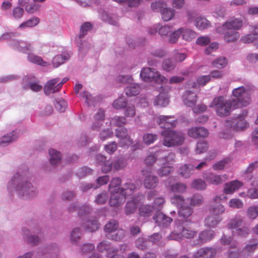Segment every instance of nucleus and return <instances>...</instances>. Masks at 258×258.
<instances>
[{
  "mask_svg": "<svg viewBox=\"0 0 258 258\" xmlns=\"http://www.w3.org/2000/svg\"><path fill=\"white\" fill-rule=\"evenodd\" d=\"M246 115L234 114L232 117H228L225 121V126L227 128H232L236 132L245 130L248 126V123L244 119Z\"/></svg>",
  "mask_w": 258,
  "mask_h": 258,
  "instance_id": "obj_7",
  "label": "nucleus"
},
{
  "mask_svg": "<svg viewBox=\"0 0 258 258\" xmlns=\"http://www.w3.org/2000/svg\"><path fill=\"white\" fill-rule=\"evenodd\" d=\"M187 134L189 137L195 139L199 137L205 138L208 136L209 131L204 127H194L188 131Z\"/></svg>",
  "mask_w": 258,
  "mask_h": 258,
  "instance_id": "obj_18",
  "label": "nucleus"
},
{
  "mask_svg": "<svg viewBox=\"0 0 258 258\" xmlns=\"http://www.w3.org/2000/svg\"><path fill=\"white\" fill-rule=\"evenodd\" d=\"M171 118V116H161L158 119V124L161 127H169V126H172L174 124V120H170Z\"/></svg>",
  "mask_w": 258,
  "mask_h": 258,
  "instance_id": "obj_38",
  "label": "nucleus"
},
{
  "mask_svg": "<svg viewBox=\"0 0 258 258\" xmlns=\"http://www.w3.org/2000/svg\"><path fill=\"white\" fill-rule=\"evenodd\" d=\"M59 79L54 78L48 81L44 87V92L46 95L54 93L60 89L56 88V85L59 82Z\"/></svg>",
  "mask_w": 258,
  "mask_h": 258,
  "instance_id": "obj_20",
  "label": "nucleus"
},
{
  "mask_svg": "<svg viewBox=\"0 0 258 258\" xmlns=\"http://www.w3.org/2000/svg\"><path fill=\"white\" fill-rule=\"evenodd\" d=\"M242 186V183L240 181L234 180L226 183L224 190L226 194H231Z\"/></svg>",
  "mask_w": 258,
  "mask_h": 258,
  "instance_id": "obj_26",
  "label": "nucleus"
},
{
  "mask_svg": "<svg viewBox=\"0 0 258 258\" xmlns=\"http://www.w3.org/2000/svg\"><path fill=\"white\" fill-rule=\"evenodd\" d=\"M81 235L82 233L80 228H74L71 234V240L72 242H77L80 239Z\"/></svg>",
  "mask_w": 258,
  "mask_h": 258,
  "instance_id": "obj_61",
  "label": "nucleus"
},
{
  "mask_svg": "<svg viewBox=\"0 0 258 258\" xmlns=\"http://www.w3.org/2000/svg\"><path fill=\"white\" fill-rule=\"evenodd\" d=\"M221 216H216L213 215H209L205 219V225L206 227L215 228L222 220Z\"/></svg>",
  "mask_w": 258,
  "mask_h": 258,
  "instance_id": "obj_25",
  "label": "nucleus"
},
{
  "mask_svg": "<svg viewBox=\"0 0 258 258\" xmlns=\"http://www.w3.org/2000/svg\"><path fill=\"white\" fill-rule=\"evenodd\" d=\"M135 188V184L130 181L123 184L119 191L126 198L127 196H131L134 193Z\"/></svg>",
  "mask_w": 258,
  "mask_h": 258,
  "instance_id": "obj_28",
  "label": "nucleus"
},
{
  "mask_svg": "<svg viewBox=\"0 0 258 258\" xmlns=\"http://www.w3.org/2000/svg\"><path fill=\"white\" fill-rule=\"evenodd\" d=\"M7 189L8 192L12 196L15 193L16 191V177L15 175H13L11 179L8 181Z\"/></svg>",
  "mask_w": 258,
  "mask_h": 258,
  "instance_id": "obj_47",
  "label": "nucleus"
},
{
  "mask_svg": "<svg viewBox=\"0 0 258 258\" xmlns=\"http://www.w3.org/2000/svg\"><path fill=\"white\" fill-rule=\"evenodd\" d=\"M205 180L209 183L217 185L222 183V180L220 175L209 173L205 176Z\"/></svg>",
  "mask_w": 258,
  "mask_h": 258,
  "instance_id": "obj_37",
  "label": "nucleus"
},
{
  "mask_svg": "<svg viewBox=\"0 0 258 258\" xmlns=\"http://www.w3.org/2000/svg\"><path fill=\"white\" fill-rule=\"evenodd\" d=\"M126 104V101L124 98L119 97L114 101L112 106L114 108L118 109L125 107Z\"/></svg>",
  "mask_w": 258,
  "mask_h": 258,
  "instance_id": "obj_58",
  "label": "nucleus"
},
{
  "mask_svg": "<svg viewBox=\"0 0 258 258\" xmlns=\"http://www.w3.org/2000/svg\"><path fill=\"white\" fill-rule=\"evenodd\" d=\"M221 199L220 196H216L213 199L209 208V212L211 215L220 216L225 212V207L220 203Z\"/></svg>",
  "mask_w": 258,
  "mask_h": 258,
  "instance_id": "obj_11",
  "label": "nucleus"
},
{
  "mask_svg": "<svg viewBox=\"0 0 258 258\" xmlns=\"http://www.w3.org/2000/svg\"><path fill=\"white\" fill-rule=\"evenodd\" d=\"M153 218L157 225L162 228L167 227L172 221L171 218L165 215L160 212H156L154 214Z\"/></svg>",
  "mask_w": 258,
  "mask_h": 258,
  "instance_id": "obj_15",
  "label": "nucleus"
},
{
  "mask_svg": "<svg viewBox=\"0 0 258 258\" xmlns=\"http://www.w3.org/2000/svg\"><path fill=\"white\" fill-rule=\"evenodd\" d=\"M183 104L187 107H193L197 101V93L194 91L186 90L182 95Z\"/></svg>",
  "mask_w": 258,
  "mask_h": 258,
  "instance_id": "obj_14",
  "label": "nucleus"
},
{
  "mask_svg": "<svg viewBox=\"0 0 258 258\" xmlns=\"http://www.w3.org/2000/svg\"><path fill=\"white\" fill-rule=\"evenodd\" d=\"M173 171V168L171 166H164L161 167L157 172L160 177L166 176L169 175Z\"/></svg>",
  "mask_w": 258,
  "mask_h": 258,
  "instance_id": "obj_54",
  "label": "nucleus"
},
{
  "mask_svg": "<svg viewBox=\"0 0 258 258\" xmlns=\"http://www.w3.org/2000/svg\"><path fill=\"white\" fill-rule=\"evenodd\" d=\"M210 22L205 17H198L195 20V25L200 30L208 28L210 26Z\"/></svg>",
  "mask_w": 258,
  "mask_h": 258,
  "instance_id": "obj_33",
  "label": "nucleus"
},
{
  "mask_svg": "<svg viewBox=\"0 0 258 258\" xmlns=\"http://www.w3.org/2000/svg\"><path fill=\"white\" fill-rule=\"evenodd\" d=\"M126 165L127 163L123 158H118L112 163L113 168L116 170L123 169Z\"/></svg>",
  "mask_w": 258,
  "mask_h": 258,
  "instance_id": "obj_51",
  "label": "nucleus"
},
{
  "mask_svg": "<svg viewBox=\"0 0 258 258\" xmlns=\"http://www.w3.org/2000/svg\"><path fill=\"white\" fill-rule=\"evenodd\" d=\"M182 39L186 42H191L197 36L196 32L187 27L180 28Z\"/></svg>",
  "mask_w": 258,
  "mask_h": 258,
  "instance_id": "obj_21",
  "label": "nucleus"
},
{
  "mask_svg": "<svg viewBox=\"0 0 258 258\" xmlns=\"http://www.w3.org/2000/svg\"><path fill=\"white\" fill-rule=\"evenodd\" d=\"M50 162L52 165H56L60 162V153L54 149H51L49 151Z\"/></svg>",
  "mask_w": 258,
  "mask_h": 258,
  "instance_id": "obj_35",
  "label": "nucleus"
},
{
  "mask_svg": "<svg viewBox=\"0 0 258 258\" xmlns=\"http://www.w3.org/2000/svg\"><path fill=\"white\" fill-rule=\"evenodd\" d=\"M140 77L142 80L147 82H153L158 84H166L168 79L161 75L156 69L145 68L142 70Z\"/></svg>",
  "mask_w": 258,
  "mask_h": 258,
  "instance_id": "obj_8",
  "label": "nucleus"
},
{
  "mask_svg": "<svg viewBox=\"0 0 258 258\" xmlns=\"http://www.w3.org/2000/svg\"><path fill=\"white\" fill-rule=\"evenodd\" d=\"M115 136L120 140L127 139L128 142L131 143L130 137L128 136L127 130L125 127H119L115 131Z\"/></svg>",
  "mask_w": 258,
  "mask_h": 258,
  "instance_id": "obj_40",
  "label": "nucleus"
},
{
  "mask_svg": "<svg viewBox=\"0 0 258 258\" xmlns=\"http://www.w3.org/2000/svg\"><path fill=\"white\" fill-rule=\"evenodd\" d=\"M169 102V96L167 93L160 92L154 101V105L159 107H164Z\"/></svg>",
  "mask_w": 258,
  "mask_h": 258,
  "instance_id": "obj_22",
  "label": "nucleus"
},
{
  "mask_svg": "<svg viewBox=\"0 0 258 258\" xmlns=\"http://www.w3.org/2000/svg\"><path fill=\"white\" fill-rule=\"evenodd\" d=\"M215 236V232L212 230H205L199 233L198 243L200 245L212 240Z\"/></svg>",
  "mask_w": 258,
  "mask_h": 258,
  "instance_id": "obj_19",
  "label": "nucleus"
},
{
  "mask_svg": "<svg viewBox=\"0 0 258 258\" xmlns=\"http://www.w3.org/2000/svg\"><path fill=\"white\" fill-rule=\"evenodd\" d=\"M71 53L67 50L62 51L60 54L56 55L53 58L52 64L54 68H56L67 61L70 58Z\"/></svg>",
  "mask_w": 258,
  "mask_h": 258,
  "instance_id": "obj_16",
  "label": "nucleus"
},
{
  "mask_svg": "<svg viewBox=\"0 0 258 258\" xmlns=\"http://www.w3.org/2000/svg\"><path fill=\"white\" fill-rule=\"evenodd\" d=\"M110 192L111 195L109 204L111 207H118L124 203L125 198L119 191L114 192V190Z\"/></svg>",
  "mask_w": 258,
  "mask_h": 258,
  "instance_id": "obj_17",
  "label": "nucleus"
},
{
  "mask_svg": "<svg viewBox=\"0 0 258 258\" xmlns=\"http://www.w3.org/2000/svg\"><path fill=\"white\" fill-rule=\"evenodd\" d=\"M101 17L103 21L111 25H117L118 24V17L115 14H110L106 12H103Z\"/></svg>",
  "mask_w": 258,
  "mask_h": 258,
  "instance_id": "obj_31",
  "label": "nucleus"
},
{
  "mask_svg": "<svg viewBox=\"0 0 258 258\" xmlns=\"http://www.w3.org/2000/svg\"><path fill=\"white\" fill-rule=\"evenodd\" d=\"M161 135L163 138V145L167 147L181 145L184 141V135L181 132L172 130H164Z\"/></svg>",
  "mask_w": 258,
  "mask_h": 258,
  "instance_id": "obj_3",
  "label": "nucleus"
},
{
  "mask_svg": "<svg viewBox=\"0 0 258 258\" xmlns=\"http://www.w3.org/2000/svg\"><path fill=\"white\" fill-rule=\"evenodd\" d=\"M190 205L191 206H197L202 204L204 202V199L200 194H195L190 199Z\"/></svg>",
  "mask_w": 258,
  "mask_h": 258,
  "instance_id": "obj_55",
  "label": "nucleus"
},
{
  "mask_svg": "<svg viewBox=\"0 0 258 258\" xmlns=\"http://www.w3.org/2000/svg\"><path fill=\"white\" fill-rule=\"evenodd\" d=\"M175 66V63L171 59H166L162 63V69L167 72L173 70Z\"/></svg>",
  "mask_w": 258,
  "mask_h": 258,
  "instance_id": "obj_56",
  "label": "nucleus"
},
{
  "mask_svg": "<svg viewBox=\"0 0 258 258\" xmlns=\"http://www.w3.org/2000/svg\"><path fill=\"white\" fill-rule=\"evenodd\" d=\"M39 22V19L38 17H33L20 25V28H25L32 27L37 25Z\"/></svg>",
  "mask_w": 258,
  "mask_h": 258,
  "instance_id": "obj_48",
  "label": "nucleus"
},
{
  "mask_svg": "<svg viewBox=\"0 0 258 258\" xmlns=\"http://www.w3.org/2000/svg\"><path fill=\"white\" fill-rule=\"evenodd\" d=\"M28 89H30L34 92H39L42 89V86L39 83L37 80H33L29 81L27 85Z\"/></svg>",
  "mask_w": 258,
  "mask_h": 258,
  "instance_id": "obj_52",
  "label": "nucleus"
},
{
  "mask_svg": "<svg viewBox=\"0 0 258 258\" xmlns=\"http://www.w3.org/2000/svg\"><path fill=\"white\" fill-rule=\"evenodd\" d=\"M194 165L191 164H185L178 169L179 174L184 178H188L194 173Z\"/></svg>",
  "mask_w": 258,
  "mask_h": 258,
  "instance_id": "obj_24",
  "label": "nucleus"
},
{
  "mask_svg": "<svg viewBox=\"0 0 258 258\" xmlns=\"http://www.w3.org/2000/svg\"><path fill=\"white\" fill-rule=\"evenodd\" d=\"M92 28V24L89 22H86L84 23L80 28V32L79 35L80 38L84 37L87 34L88 31L90 30Z\"/></svg>",
  "mask_w": 258,
  "mask_h": 258,
  "instance_id": "obj_62",
  "label": "nucleus"
},
{
  "mask_svg": "<svg viewBox=\"0 0 258 258\" xmlns=\"http://www.w3.org/2000/svg\"><path fill=\"white\" fill-rule=\"evenodd\" d=\"M27 58L30 62L43 67H47L50 64L49 62L43 60L41 56L33 53H28Z\"/></svg>",
  "mask_w": 258,
  "mask_h": 258,
  "instance_id": "obj_29",
  "label": "nucleus"
},
{
  "mask_svg": "<svg viewBox=\"0 0 258 258\" xmlns=\"http://www.w3.org/2000/svg\"><path fill=\"white\" fill-rule=\"evenodd\" d=\"M171 202L180 207L184 205V199L181 195H175L171 198Z\"/></svg>",
  "mask_w": 258,
  "mask_h": 258,
  "instance_id": "obj_63",
  "label": "nucleus"
},
{
  "mask_svg": "<svg viewBox=\"0 0 258 258\" xmlns=\"http://www.w3.org/2000/svg\"><path fill=\"white\" fill-rule=\"evenodd\" d=\"M137 200L133 199L131 201H128L125 207L124 211L126 215H130L134 213L137 208Z\"/></svg>",
  "mask_w": 258,
  "mask_h": 258,
  "instance_id": "obj_39",
  "label": "nucleus"
},
{
  "mask_svg": "<svg viewBox=\"0 0 258 258\" xmlns=\"http://www.w3.org/2000/svg\"><path fill=\"white\" fill-rule=\"evenodd\" d=\"M243 21L241 19L232 18L227 21L222 26L216 28V32L224 35V39L227 42L236 41L239 37V33L235 31L241 29Z\"/></svg>",
  "mask_w": 258,
  "mask_h": 258,
  "instance_id": "obj_1",
  "label": "nucleus"
},
{
  "mask_svg": "<svg viewBox=\"0 0 258 258\" xmlns=\"http://www.w3.org/2000/svg\"><path fill=\"white\" fill-rule=\"evenodd\" d=\"M228 63V60L225 57L221 56L215 59L212 62L213 66L218 69L225 68Z\"/></svg>",
  "mask_w": 258,
  "mask_h": 258,
  "instance_id": "obj_44",
  "label": "nucleus"
},
{
  "mask_svg": "<svg viewBox=\"0 0 258 258\" xmlns=\"http://www.w3.org/2000/svg\"><path fill=\"white\" fill-rule=\"evenodd\" d=\"M93 170L87 166H84L80 168L76 173L77 176L79 178H83L88 175L91 174Z\"/></svg>",
  "mask_w": 258,
  "mask_h": 258,
  "instance_id": "obj_53",
  "label": "nucleus"
},
{
  "mask_svg": "<svg viewBox=\"0 0 258 258\" xmlns=\"http://www.w3.org/2000/svg\"><path fill=\"white\" fill-rule=\"evenodd\" d=\"M118 227V222L115 220H111L104 226V231L106 232L112 233L116 231Z\"/></svg>",
  "mask_w": 258,
  "mask_h": 258,
  "instance_id": "obj_45",
  "label": "nucleus"
},
{
  "mask_svg": "<svg viewBox=\"0 0 258 258\" xmlns=\"http://www.w3.org/2000/svg\"><path fill=\"white\" fill-rule=\"evenodd\" d=\"M158 182V178L157 176L148 175L144 179V185L146 188L152 189L157 186Z\"/></svg>",
  "mask_w": 258,
  "mask_h": 258,
  "instance_id": "obj_27",
  "label": "nucleus"
},
{
  "mask_svg": "<svg viewBox=\"0 0 258 258\" xmlns=\"http://www.w3.org/2000/svg\"><path fill=\"white\" fill-rule=\"evenodd\" d=\"M257 247L258 241L256 239H252L248 241V243L243 248L242 252L247 255H250Z\"/></svg>",
  "mask_w": 258,
  "mask_h": 258,
  "instance_id": "obj_32",
  "label": "nucleus"
},
{
  "mask_svg": "<svg viewBox=\"0 0 258 258\" xmlns=\"http://www.w3.org/2000/svg\"><path fill=\"white\" fill-rule=\"evenodd\" d=\"M153 209V207L149 205H145L140 209L139 213L141 216L149 217L151 215Z\"/></svg>",
  "mask_w": 258,
  "mask_h": 258,
  "instance_id": "obj_50",
  "label": "nucleus"
},
{
  "mask_svg": "<svg viewBox=\"0 0 258 258\" xmlns=\"http://www.w3.org/2000/svg\"><path fill=\"white\" fill-rule=\"evenodd\" d=\"M180 37H181V32L179 28L171 32L168 36V42L170 44H175L177 43Z\"/></svg>",
  "mask_w": 258,
  "mask_h": 258,
  "instance_id": "obj_43",
  "label": "nucleus"
},
{
  "mask_svg": "<svg viewBox=\"0 0 258 258\" xmlns=\"http://www.w3.org/2000/svg\"><path fill=\"white\" fill-rule=\"evenodd\" d=\"M119 82L123 83H130L125 88V94L128 96H133L138 95L140 93V86L138 84L133 83V78L131 76H121L118 78Z\"/></svg>",
  "mask_w": 258,
  "mask_h": 258,
  "instance_id": "obj_10",
  "label": "nucleus"
},
{
  "mask_svg": "<svg viewBox=\"0 0 258 258\" xmlns=\"http://www.w3.org/2000/svg\"><path fill=\"white\" fill-rule=\"evenodd\" d=\"M193 209L189 206H183L178 210V213L179 217L183 218H187L191 215Z\"/></svg>",
  "mask_w": 258,
  "mask_h": 258,
  "instance_id": "obj_41",
  "label": "nucleus"
},
{
  "mask_svg": "<svg viewBox=\"0 0 258 258\" xmlns=\"http://www.w3.org/2000/svg\"><path fill=\"white\" fill-rule=\"evenodd\" d=\"M157 139V136L156 134L147 133L143 136V141L147 145L152 144Z\"/></svg>",
  "mask_w": 258,
  "mask_h": 258,
  "instance_id": "obj_59",
  "label": "nucleus"
},
{
  "mask_svg": "<svg viewBox=\"0 0 258 258\" xmlns=\"http://www.w3.org/2000/svg\"><path fill=\"white\" fill-rule=\"evenodd\" d=\"M99 224L96 218H93L86 221L83 224L84 229L89 232H94L99 228Z\"/></svg>",
  "mask_w": 258,
  "mask_h": 258,
  "instance_id": "obj_30",
  "label": "nucleus"
},
{
  "mask_svg": "<svg viewBox=\"0 0 258 258\" xmlns=\"http://www.w3.org/2000/svg\"><path fill=\"white\" fill-rule=\"evenodd\" d=\"M227 226L231 230L233 236L246 237L250 232V228L245 225L244 220L240 216H236L230 220Z\"/></svg>",
  "mask_w": 258,
  "mask_h": 258,
  "instance_id": "obj_2",
  "label": "nucleus"
},
{
  "mask_svg": "<svg viewBox=\"0 0 258 258\" xmlns=\"http://www.w3.org/2000/svg\"><path fill=\"white\" fill-rule=\"evenodd\" d=\"M108 199V196L106 192H102L98 194L95 199V203L97 205L104 204Z\"/></svg>",
  "mask_w": 258,
  "mask_h": 258,
  "instance_id": "obj_57",
  "label": "nucleus"
},
{
  "mask_svg": "<svg viewBox=\"0 0 258 258\" xmlns=\"http://www.w3.org/2000/svg\"><path fill=\"white\" fill-rule=\"evenodd\" d=\"M32 46L30 44L27 43L23 41H17V50L26 53L28 51L32 49Z\"/></svg>",
  "mask_w": 258,
  "mask_h": 258,
  "instance_id": "obj_49",
  "label": "nucleus"
},
{
  "mask_svg": "<svg viewBox=\"0 0 258 258\" xmlns=\"http://www.w3.org/2000/svg\"><path fill=\"white\" fill-rule=\"evenodd\" d=\"M169 188L173 192L184 193L187 189V186L183 183L178 182L171 184Z\"/></svg>",
  "mask_w": 258,
  "mask_h": 258,
  "instance_id": "obj_42",
  "label": "nucleus"
},
{
  "mask_svg": "<svg viewBox=\"0 0 258 258\" xmlns=\"http://www.w3.org/2000/svg\"><path fill=\"white\" fill-rule=\"evenodd\" d=\"M172 27L168 25L161 26L159 23L155 24L149 28L148 32L151 35L158 32L162 36H167L171 33Z\"/></svg>",
  "mask_w": 258,
  "mask_h": 258,
  "instance_id": "obj_13",
  "label": "nucleus"
},
{
  "mask_svg": "<svg viewBox=\"0 0 258 258\" xmlns=\"http://www.w3.org/2000/svg\"><path fill=\"white\" fill-rule=\"evenodd\" d=\"M192 187L197 189L203 190L206 188V184L201 179H195L192 183Z\"/></svg>",
  "mask_w": 258,
  "mask_h": 258,
  "instance_id": "obj_64",
  "label": "nucleus"
},
{
  "mask_svg": "<svg viewBox=\"0 0 258 258\" xmlns=\"http://www.w3.org/2000/svg\"><path fill=\"white\" fill-rule=\"evenodd\" d=\"M237 104L231 103L230 99L225 100L223 96L215 97L210 105L214 109L216 113H230L235 109Z\"/></svg>",
  "mask_w": 258,
  "mask_h": 258,
  "instance_id": "obj_6",
  "label": "nucleus"
},
{
  "mask_svg": "<svg viewBox=\"0 0 258 258\" xmlns=\"http://www.w3.org/2000/svg\"><path fill=\"white\" fill-rule=\"evenodd\" d=\"M121 183V179L120 177H117L113 178L111 180V181L109 185V190L110 192H112V190H114V192H115L116 191H118L120 188V187H118V186L120 185Z\"/></svg>",
  "mask_w": 258,
  "mask_h": 258,
  "instance_id": "obj_46",
  "label": "nucleus"
},
{
  "mask_svg": "<svg viewBox=\"0 0 258 258\" xmlns=\"http://www.w3.org/2000/svg\"><path fill=\"white\" fill-rule=\"evenodd\" d=\"M161 14L162 18L164 21H169L174 16L175 11L173 9L166 7L163 9Z\"/></svg>",
  "mask_w": 258,
  "mask_h": 258,
  "instance_id": "obj_36",
  "label": "nucleus"
},
{
  "mask_svg": "<svg viewBox=\"0 0 258 258\" xmlns=\"http://www.w3.org/2000/svg\"><path fill=\"white\" fill-rule=\"evenodd\" d=\"M173 56L175 61L182 62L187 57V55L184 52H181L179 50H175L173 52Z\"/></svg>",
  "mask_w": 258,
  "mask_h": 258,
  "instance_id": "obj_60",
  "label": "nucleus"
},
{
  "mask_svg": "<svg viewBox=\"0 0 258 258\" xmlns=\"http://www.w3.org/2000/svg\"><path fill=\"white\" fill-rule=\"evenodd\" d=\"M232 94L235 98L230 99L231 103L237 104L235 109L241 107H245L249 104L251 98L249 92L243 86L233 89Z\"/></svg>",
  "mask_w": 258,
  "mask_h": 258,
  "instance_id": "obj_5",
  "label": "nucleus"
},
{
  "mask_svg": "<svg viewBox=\"0 0 258 258\" xmlns=\"http://www.w3.org/2000/svg\"><path fill=\"white\" fill-rule=\"evenodd\" d=\"M81 98L85 100L86 103L88 106H96L99 100V97H93L89 92L84 91L80 94Z\"/></svg>",
  "mask_w": 258,
  "mask_h": 258,
  "instance_id": "obj_23",
  "label": "nucleus"
},
{
  "mask_svg": "<svg viewBox=\"0 0 258 258\" xmlns=\"http://www.w3.org/2000/svg\"><path fill=\"white\" fill-rule=\"evenodd\" d=\"M19 5L21 7H23L25 6V9L26 11H27L28 13H33L37 11H38L40 6L38 4H27L28 3V0H19Z\"/></svg>",
  "mask_w": 258,
  "mask_h": 258,
  "instance_id": "obj_34",
  "label": "nucleus"
},
{
  "mask_svg": "<svg viewBox=\"0 0 258 258\" xmlns=\"http://www.w3.org/2000/svg\"><path fill=\"white\" fill-rule=\"evenodd\" d=\"M183 224V222H176L174 230L168 236V239L178 241L183 238H192L197 235L196 231L185 228Z\"/></svg>",
  "mask_w": 258,
  "mask_h": 258,
  "instance_id": "obj_4",
  "label": "nucleus"
},
{
  "mask_svg": "<svg viewBox=\"0 0 258 258\" xmlns=\"http://www.w3.org/2000/svg\"><path fill=\"white\" fill-rule=\"evenodd\" d=\"M217 250L215 247L205 246L194 253L192 258H215Z\"/></svg>",
  "mask_w": 258,
  "mask_h": 258,
  "instance_id": "obj_12",
  "label": "nucleus"
},
{
  "mask_svg": "<svg viewBox=\"0 0 258 258\" xmlns=\"http://www.w3.org/2000/svg\"><path fill=\"white\" fill-rule=\"evenodd\" d=\"M37 191L35 187H33L31 183L25 179L21 181L17 177V195L22 197L32 198L36 195Z\"/></svg>",
  "mask_w": 258,
  "mask_h": 258,
  "instance_id": "obj_9",
  "label": "nucleus"
}]
</instances>
